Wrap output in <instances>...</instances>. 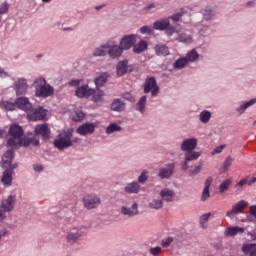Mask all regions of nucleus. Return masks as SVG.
I'll return each mask as SVG.
<instances>
[{
    "label": "nucleus",
    "mask_w": 256,
    "mask_h": 256,
    "mask_svg": "<svg viewBox=\"0 0 256 256\" xmlns=\"http://www.w3.org/2000/svg\"><path fill=\"white\" fill-rule=\"evenodd\" d=\"M10 138L8 139L7 144L12 149H17V147H29V145L37 146L39 145V135L43 139L49 137V127L47 124L37 125L35 127L36 135L33 137H24L23 138V128L17 124H13L9 129Z\"/></svg>",
    "instance_id": "1"
},
{
    "label": "nucleus",
    "mask_w": 256,
    "mask_h": 256,
    "mask_svg": "<svg viewBox=\"0 0 256 256\" xmlns=\"http://www.w3.org/2000/svg\"><path fill=\"white\" fill-rule=\"evenodd\" d=\"M11 161H13V151L8 150L2 156V166L6 169L3 172L2 183L6 187H11V183H13V170L17 167V165H11Z\"/></svg>",
    "instance_id": "2"
},
{
    "label": "nucleus",
    "mask_w": 256,
    "mask_h": 256,
    "mask_svg": "<svg viewBox=\"0 0 256 256\" xmlns=\"http://www.w3.org/2000/svg\"><path fill=\"white\" fill-rule=\"evenodd\" d=\"M197 143V138H187L182 141L180 149L185 153L186 161H197V158L201 157V152L195 151Z\"/></svg>",
    "instance_id": "3"
},
{
    "label": "nucleus",
    "mask_w": 256,
    "mask_h": 256,
    "mask_svg": "<svg viewBox=\"0 0 256 256\" xmlns=\"http://www.w3.org/2000/svg\"><path fill=\"white\" fill-rule=\"evenodd\" d=\"M33 87L35 88L36 97H52L55 93L53 86L47 84V81L43 77L36 78Z\"/></svg>",
    "instance_id": "4"
},
{
    "label": "nucleus",
    "mask_w": 256,
    "mask_h": 256,
    "mask_svg": "<svg viewBox=\"0 0 256 256\" xmlns=\"http://www.w3.org/2000/svg\"><path fill=\"white\" fill-rule=\"evenodd\" d=\"M70 87H77L75 95L78 99H85L95 94V89L89 88V84H83V79L71 80L69 82Z\"/></svg>",
    "instance_id": "5"
},
{
    "label": "nucleus",
    "mask_w": 256,
    "mask_h": 256,
    "mask_svg": "<svg viewBox=\"0 0 256 256\" xmlns=\"http://www.w3.org/2000/svg\"><path fill=\"white\" fill-rule=\"evenodd\" d=\"M73 143H77V140H73V132L71 130L60 133L54 140V146L60 151L72 147Z\"/></svg>",
    "instance_id": "6"
},
{
    "label": "nucleus",
    "mask_w": 256,
    "mask_h": 256,
    "mask_svg": "<svg viewBox=\"0 0 256 256\" xmlns=\"http://www.w3.org/2000/svg\"><path fill=\"white\" fill-rule=\"evenodd\" d=\"M123 48L119 45H115L114 43H109L106 45H102L98 48L97 55L105 56L109 55L111 59H119L121 55H123Z\"/></svg>",
    "instance_id": "7"
},
{
    "label": "nucleus",
    "mask_w": 256,
    "mask_h": 256,
    "mask_svg": "<svg viewBox=\"0 0 256 256\" xmlns=\"http://www.w3.org/2000/svg\"><path fill=\"white\" fill-rule=\"evenodd\" d=\"M169 25H170L169 18H163L154 22L153 29H156L158 31H165V29H167L166 34L169 37H171V35H173L174 33H181V28L179 26H176L175 28H173V27H169Z\"/></svg>",
    "instance_id": "8"
},
{
    "label": "nucleus",
    "mask_w": 256,
    "mask_h": 256,
    "mask_svg": "<svg viewBox=\"0 0 256 256\" xmlns=\"http://www.w3.org/2000/svg\"><path fill=\"white\" fill-rule=\"evenodd\" d=\"M83 237V230L81 228L72 227L66 234V241L69 245H75Z\"/></svg>",
    "instance_id": "9"
},
{
    "label": "nucleus",
    "mask_w": 256,
    "mask_h": 256,
    "mask_svg": "<svg viewBox=\"0 0 256 256\" xmlns=\"http://www.w3.org/2000/svg\"><path fill=\"white\" fill-rule=\"evenodd\" d=\"M17 203V199L14 195H9L7 198L3 199L0 203V211L2 213H11L13 209H15V204Z\"/></svg>",
    "instance_id": "10"
},
{
    "label": "nucleus",
    "mask_w": 256,
    "mask_h": 256,
    "mask_svg": "<svg viewBox=\"0 0 256 256\" xmlns=\"http://www.w3.org/2000/svg\"><path fill=\"white\" fill-rule=\"evenodd\" d=\"M246 207H249V202L241 200L232 206V209L226 213V216L229 217L230 219H233L235 215L243 213V209H245Z\"/></svg>",
    "instance_id": "11"
},
{
    "label": "nucleus",
    "mask_w": 256,
    "mask_h": 256,
    "mask_svg": "<svg viewBox=\"0 0 256 256\" xmlns=\"http://www.w3.org/2000/svg\"><path fill=\"white\" fill-rule=\"evenodd\" d=\"M144 93H151L153 97L159 93V86H157V81L153 78H147L144 83Z\"/></svg>",
    "instance_id": "12"
},
{
    "label": "nucleus",
    "mask_w": 256,
    "mask_h": 256,
    "mask_svg": "<svg viewBox=\"0 0 256 256\" xmlns=\"http://www.w3.org/2000/svg\"><path fill=\"white\" fill-rule=\"evenodd\" d=\"M135 43H137V35L136 34H129L125 35L121 41L120 46L124 51H129L131 47H134Z\"/></svg>",
    "instance_id": "13"
},
{
    "label": "nucleus",
    "mask_w": 256,
    "mask_h": 256,
    "mask_svg": "<svg viewBox=\"0 0 256 256\" xmlns=\"http://www.w3.org/2000/svg\"><path fill=\"white\" fill-rule=\"evenodd\" d=\"M121 215L124 217H137L139 215V204L137 202H133L131 207L122 206L120 208Z\"/></svg>",
    "instance_id": "14"
},
{
    "label": "nucleus",
    "mask_w": 256,
    "mask_h": 256,
    "mask_svg": "<svg viewBox=\"0 0 256 256\" xmlns=\"http://www.w3.org/2000/svg\"><path fill=\"white\" fill-rule=\"evenodd\" d=\"M174 169H175L174 163H170L165 166H162L159 169L158 177H160V179H169L171 175H173Z\"/></svg>",
    "instance_id": "15"
},
{
    "label": "nucleus",
    "mask_w": 256,
    "mask_h": 256,
    "mask_svg": "<svg viewBox=\"0 0 256 256\" xmlns=\"http://www.w3.org/2000/svg\"><path fill=\"white\" fill-rule=\"evenodd\" d=\"M47 115V110L43 108L35 109L32 113L28 114V119L31 121H41L45 119Z\"/></svg>",
    "instance_id": "16"
},
{
    "label": "nucleus",
    "mask_w": 256,
    "mask_h": 256,
    "mask_svg": "<svg viewBox=\"0 0 256 256\" xmlns=\"http://www.w3.org/2000/svg\"><path fill=\"white\" fill-rule=\"evenodd\" d=\"M95 132V125L93 123H84L77 128L78 135H91Z\"/></svg>",
    "instance_id": "17"
},
{
    "label": "nucleus",
    "mask_w": 256,
    "mask_h": 256,
    "mask_svg": "<svg viewBox=\"0 0 256 256\" xmlns=\"http://www.w3.org/2000/svg\"><path fill=\"white\" fill-rule=\"evenodd\" d=\"M160 197L162 201H167L168 203H171L175 201V191L173 189L163 188L160 191Z\"/></svg>",
    "instance_id": "18"
},
{
    "label": "nucleus",
    "mask_w": 256,
    "mask_h": 256,
    "mask_svg": "<svg viewBox=\"0 0 256 256\" xmlns=\"http://www.w3.org/2000/svg\"><path fill=\"white\" fill-rule=\"evenodd\" d=\"M16 108L21 109L22 111H29L31 109L32 105L31 102H29V99L25 97H20L15 100Z\"/></svg>",
    "instance_id": "19"
},
{
    "label": "nucleus",
    "mask_w": 256,
    "mask_h": 256,
    "mask_svg": "<svg viewBox=\"0 0 256 256\" xmlns=\"http://www.w3.org/2000/svg\"><path fill=\"white\" fill-rule=\"evenodd\" d=\"M83 205L85 209H95V207H97V200L95 195H86L83 198Z\"/></svg>",
    "instance_id": "20"
},
{
    "label": "nucleus",
    "mask_w": 256,
    "mask_h": 256,
    "mask_svg": "<svg viewBox=\"0 0 256 256\" xmlns=\"http://www.w3.org/2000/svg\"><path fill=\"white\" fill-rule=\"evenodd\" d=\"M245 231V228L237 227V226H230L226 228L224 235L226 237H235V235H239Z\"/></svg>",
    "instance_id": "21"
},
{
    "label": "nucleus",
    "mask_w": 256,
    "mask_h": 256,
    "mask_svg": "<svg viewBox=\"0 0 256 256\" xmlns=\"http://www.w3.org/2000/svg\"><path fill=\"white\" fill-rule=\"evenodd\" d=\"M253 183H256V176L252 177L251 179H249V177H246V178L241 179L235 185V189L237 191H241L245 187V185H253Z\"/></svg>",
    "instance_id": "22"
},
{
    "label": "nucleus",
    "mask_w": 256,
    "mask_h": 256,
    "mask_svg": "<svg viewBox=\"0 0 256 256\" xmlns=\"http://www.w3.org/2000/svg\"><path fill=\"white\" fill-rule=\"evenodd\" d=\"M15 90L17 95H23L27 91V80L26 79H18L15 83Z\"/></svg>",
    "instance_id": "23"
},
{
    "label": "nucleus",
    "mask_w": 256,
    "mask_h": 256,
    "mask_svg": "<svg viewBox=\"0 0 256 256\" xmlns=\"http://www.w3.org/2000/svg\"><path fill=\"white\" fill-rule=\"evenodd\" d=\"M0 108L4 109V111H15V109H17V105L15 104V102L9 100H1Z\"/></svg>",
    "instance_id": "24"
},
{
    "label": "nucleus",
    "mask_w": 256,
    "mask_h": 256,
    "mask_svg": "<svg viewBox=\"0 0 256 256\" xmlns=\"http://www.w3.org/2000/svg\"><path fill=\"white\" fill-rule=\"evenodd\" d=\"M111 110L121 113V111H125V103H123V101L120 99H115L111 103Z\"/></svg>",
    "instance_id": "25"
},
{
    "label": "nucleus",
    "mask_w": 256,
    "mask_h": 256,
    "mask_svg": "<svg viewBox=\"0 0 256 256\" xmlns=\"http://www.w3.org/2000/svg\"><path fill=\"white\" fill-rule=\"evenodd\" d=\"M149 44L146 40H140L139 43L134 44L133 52L134 53H143V51H147V47Z\"/></svg>",
    "instance_id": "26"
},
{
    "label": "nucleus",
    "mask_w": 256,
    "mask_h": 256,
    "mask_svg": "<svg viewBox=\"0 0 256 256\" xmlns=\"http://www.w3.org/2000/svg\"><path fill=\"white\" fill-rule=\"evenodd\" d=\"M242 252L245 255L256 256V244H244L242 247Z\"/></svg>",
    "instance_id": "27"
},
{
    "label": "nucleus",
    "mask_w": 256,
    "mask_h": 256,
    "mask_svg": "<svg viewBox=\"0 0 256 256\" xmlns=\"http://www.w3.org/2000/svg\"><path fill=\"white\" fill-rule=\"evenodd\" d=\"M124 191H126V193H139L141 186L137 182H131L125 186Z\"/></svg>",
    "instance_id": "28"
},
{
    "label": "nucleus",
    "mask_w": 256,
    "mask_h": 256,
    "mask_svg": "<svg viewBox=\"0 0 256 256\" xmlns=\"http://www.w3.org/2000/svg\"><path fill=\"white\" fill-rule=\"evenodd\" d=\"M117 75L118 77H122V75H125V73H127V60L125 61H120L117 64Z\"/></svg>",
    "instance_id": "29"
},
{
    "label": "nucleus",
    "mask_w": 256,
    "mask_h": 256,
    "mask_svg": "<svg viewBox=\"0 0 256 256\" xmlns=\"http://www.w3.org/2000/svg\"><path fill=\"white\" fill-rule=\"evenodd\" d=\"M231 185H233V178H228L224 180L219 186L220 193H225L226 191H229V187H231Z\"/></svg>",
    "instance_id": "30"
},
{
    "label": "nucleus",
    "mask_w": 256,
    "mask_h": 256,
    "mask_svg": "<svg viewBox=\"0 0 256 256\" xmlns=\"http://www.w3.org/2000/svg\"><path fill=\"white\" fill-rule=\"evenodd\" d=\"M71 119L73 121H83L85 119V114L80 109H76L71 113Z\"/></svg>",
    "instance_id": "31"
},
{
    "label": "nucleus",
    "mask_w": 256,
    "mask_h": 256,
    "mask_svg": "<svg viewBox=\"0 0 256 256\" xmlns=\"http://www.w3.org/2000/svg\"><path fill=\"white\" fill-rule=\"evenodd\" d=\"M209 219H211V212L205 213L202 216H200L199 223H200V226L202 227V229H207V227H208L207 223H208Z\"/></svg>",
    "instance_id": "32"
},
{
    "label": "nucleus",
    "mask_w": 256,
    "mask_h": 256,
    "mask_svg": "<svg viewBox=\"0 0 256 256\" xmlns=\"http://www.w3.org/2000/svg\"><path fill=\"white\" fill-rule=\"evenodd\" d=\"M148 207H150V209H161L163 207V200L161 199H152L149 204Z\"/></svg>",
    "instance_id": "33"
},
{
    "label": "nucleus",
    "mask_w": 256,
    "mask_h": 256,
    "mask_svg": "<svg viewBox=\"0 0 256 256\" xmlns=\"http://www.w3.org/2000/svg\"><path fill=\"white\" fill-rule=\"evenodd\" d=\"M255 103H256L255 98L250 101L244 102L237 108L238 113H245V110L248 109V107H251V105H255Z\"/></svg>",
    "instance_id": "34"
},
{
    "label": "nucleus",
    "mask_w": 256,
    "mask_h": 256,
    "mask_svg": "<svg viewBox=\"0 0 256 256\" xmlns=\"http://www.w3.org/2000/svg\"><path fill=\"white\" fill-rule=\"evenodd\" d=\"M188 60V63H193L194 61H197L199 59V53L197 50L192 49L190 52L187 53V56L185 57Z\"/></svg>",
    "instance_id": "35"
},
{
    "label": "nucleus",
    "mask_w": 256,
    "mask_h": 256,
    "mask_svg": "<svg viewBox=\"0 0 256 256\" xmlns=\"http://www.w3.org/2000/svg\"><path fill=\"white\" fill-rule=\"evenodd\" d=\"M155 51L157 55H162L165 57V55H169V48H167V46L165 45H157L155 47Z\"/></svg>",
    "instance_id": "36"
},
{
    "label": "nucleus",
    "mask_w": 256,
    "mask_h": 256,
    "mask_svg": "<svg viewBox=\"0 0 256 256\" xmlns=\"http://www.w3.org/2000/svg\"><path fill=\"white\" fill-rule=\"evenodd\" d=\"M202 15L206 21H209L215 16V11H213L211 8H206L202 11Z\"/></svg>",
    "instance_id": "37"
},
{
    "label": "nucleus",
    "mask_w": 256,
    "mask_h": 256,
    "mask_svg": "<svg viewBox=\"0 0 256 256\" xmlns=\"http://www.w3.org/2000/svg\"><path fill=\"white\" fill-rule=\"evenodd\" d=\"M117 131H121V126L117 123H112L106 128L107 135H111V133H116Z\"/></svg>",
    "instance_id": "38"
},
{
    "label": "nucleus",
    "mask_w": 256,
    "mask_h": 256,
    "mask_svg": "<svg viewBox=\"0 0 256 256\" xmlns=\"http://www.w3.org/2000/svg\"><path fill=\"white\" fill-rule=\"evenodd\" d=\"M200 121L201 123H209L211 120V113L208 110H204L200 113Z\"/></svg>",
    "instance_id": "39"
},
{
    "label": "nucleus",
    "mask_w": 256,
    "mask_h": 256,
    "mask_svg": "<svg viewBox=\"0 0 256 256\" xmlns=\"http://www.w3.org/2000/svg\"><path fill=\"white\" fill-rule=\"evenodd\" d=\"M176 39L180 43H187V44L193 43V37H191L190 35H187V34H182V35L178 36Z\"/></svg>",
    "instance_id": "40"
},
{
    "label": "nucleus",
    "mask_w": 256,
    "mask_h": 256,
    "mask_svg": "<svg viewBox=\"0 0 256 256\" xmlns=\"http://www.w3.org/2000/svg\"><path fill=\"white\" fill-rule=\"evenodd\" d=\"M188 60L186 57L184 58H180L178 60H176V62L174 63V69H183V67H185V65H187Z\"/></svg>",
    "instance_id": "41"
},
{
    "label": "nucleus",
    "mask_w": 256,
    "mask_h": 256,
    "mask_svg": "<svg viewBox=\"0 0 256 256\" xmlns=\"http://www.w3.org/2000/svg\"><path fill=\"white\" fill-rule=\"evenodd\" d=\"M147 103V96H142L138 101L137 107L140 113H145V104Z\"/></svg>",
    "instance_id": "42"
},
{
    "label": "nucleus",
    "mask_w": 256,
    "mask_h": 256,
    "mask_svg": "<svg viewBox=\"0 0 256 256\" xmlns=\"http://www.w3.org/2000/svg\"><path fill=\"white\" fill-rule=\"evenodd\" d=\"M173 241H175V239L171 236H168L161 241V246L165 248L171 247V243H173Z\"/></svg>",
    "instance_id": "43"
},
{
    "label": "nucleus",
    "mask_w": 256,
    "mask_h": 256,
    "mask_svg": "<svg viewBox=\"0 0 256 256\" xmlns=\"http://www.w3.org/2000/svg\"><path fill=\"white\" fill-rule=\"evenodd\" d=\"M201 166H194L189 170L190 177H195V175H198V173H201Z\"/></svg>",
    "instance_id": "44"
},
{
    "label": "nucleus",
    "mask_w": 256,
    "mask_h": 256,
    "mask_svg": "<svg viewBox=\"0 0 256 256\" xmlns=\"http://www.w3.org/2000/svg\"><path fill=\"white\" fill-rule=\"evenodd\" d=\"M163 253V248L156 246L150 249V254L153 256H158Z\"/></svg>",
    "instance_id": "45"
},
{
    "label": "nucleus",
    "mask_w": 256,
    "mask_h": 256,
    "mask_svg": "<svg viewBox=\"0 0 256 256\" xmlns=\"http://www.w3.org/2000/svg\"><path fill=\"white\" fill-rule=\"evenodd\" d=\"M147 179H149V172L147 170H144L140 176L138 177V181L140 183H145V181H147Z\"/></svg>",
    "instance_id": "46"
},
{
    "label": "nucleus",
    "mask_w": 256,
    "mask_h": 256,
    "mask_svg": "<svg viewBox=\"0 0 256 256\" xmlns=\"http://www.w3.org/2000/svg\"><path fill=\"white\" fill-rule=\"evenodd\" d=\"M232 164H233V158L227 157L223 163V170L229 171V167H231Z\"/></svg>",
    "instance_id": "47"
},
{
    "label": "nucleus",
    "mask_w": 256,
    "mask_h": 256,
    "mask_svg": "<svg viewBox=\"0 0 256 256\" xmlns=\"http://www.w3.org/2000/svg\"><path fill=\"white\" fill-rule=\"evenodd\" d=\"M140 33H142V35H151V33H153V28L150 26H143L140 28Z\"/></svg>",
    "instance_id": "48"
},
{
    "label": "nucleus",
    "mask_w": 256,
    "mask_h": 256,
    "mask_svg": "<svg viewBox=\"0 0 256 256\" xmlns=\"http://www.w3.org/2000/svg\"><path fill=\"white\" fill-rule=\"evenodd\" d=\"M107 83V74H104L97 78V85L98 87H101Z\"/></svg>",
    "instance_id": "49"
},
{
    "label": "nucleus",
    "mask_w": 256,
    "mask_h": 256,
    "mask_svg": "<svg viewBox=\"0 0 256 256\" xmlns=\"http://www.w3.org/2000/svg\"><path fill=\"white\" fill-rule=\"evenodd\" d=\"M211 197V194L209 193V189L204 188L201 196V201H207Z\"/></svg>",
    "instance_id": "50"
},
{
    "label": "nucleus",
    "mask_w": 256,
    "mask_h": 256,
    "mask_svg": "<svg viewBox=\"0 0 256 256\" xmlns=\"http://www.w3.org/2000/svg\"><path fill=\"white\" fill-rule=\"evenodd\" d=\"M9 11V4L4 3L0 6V15H5Z\"/></svg>",
    "instance_id": "51"
},
{
    "label": "nucleus",
    "mask_w": 256,
    "mask_h": 256,
    "mask_svg": "<svg viewBox=\"0 0 256 256\" xmlns=\"http://www.w3.org/2000/svg\"><path fill=\"white\" fill-rule=\"evenodd\" d=\"M181 17H183V14L176 13V14H173L172 16L168 17V20L171 19L172 21L177 23V21H179L181 19Z\"/></svg>",
    "instance_id": "52"
},
{
    "label": "nucleus",
    "mask_w": 256,
    "mask_h": 256,
    "mask_svg": "<svg viewBox=\"0 0 256 256\" xmlns=\"http://www.w3.org/2000/svg\"><path fill=\"white\" fill-rule=\"evenodd\" d=\"M223 149H225V145L217 146L213 151L212 155H218L219 153L223 152Z\"/></svg>",
    "instance_id": "53"
},
{
    "label": "nucleus",
    "mask_w": 256,
    "mask_h": 256,
    "mask_svg": "<svg viewBox=\"0 0 256 256\" xmlns=\"http://www.w3.org/2000/svg\"><path fill=\"white\" fill-rule=\"evenodd\" d=\"M152 9H155V3L148 4L143 8L144 13H149V11H152Z\"/></svg>",
    "instance_id": "54"
},
{
    "label": "nucleus",
    "mask_w": 256,
    "mask_h": 256,
    "mask_svg": "<svg viewBox=\"0 0 256 256\" xmlns=\"http://www.w3.org/2000/svg\"><path fill=\"white\" fill-rule=\"evenodd\" d=\"M211 183H213V178L208 177L204 183V189H209V187H211Z\"/></svg>",
    "instance_id": "55"
},
{
    "label": "nucleus",
    "mask_w": 256,
    "mask_h": 256,
    "mask_svg": "<svg viewBox=\"0 0 256 256\" xmlns=\"http://www.w3.org/2000/svg\"><path fill=\"white\" fill-rule=\"evenodd\" d=\"M189 161H193V160H187L186 158H185V161L183 162V164H182V170L183 171H187V169H189Z\"/></svg>",
    "instance_id": "56"
},
{
    "label": "nucleus",
    "mask_w": 256,
    "mask_h": 256,
    "mask_svg": "<svg viewBox=\"0 0 256 256\" xmlns=\"http://www.w3.org/2000/svg\"><path fill=\"white\" fill-rule=\"evenodd\" d=\"M250 214H252L253 217H256V205L250 206Z\"/></svg>",
    "instance_id": "57"
},
{
    "label": "nucleus",
    "mask_w": 256,
    "mask_h": 256,
    "mask_svg": "<svg viewBox=\"0 0 256 256\" xmlns=\"http://www.w3.org/2000/svg\"><path fill=\"white\" fill-rule=\"evenodd\" d=\"M103 95H105V93L98 89V91H97V101H99L101 99V97H103Z\"/></svg>",
    "instance_id": "58"
},
{
    "label": "nucleus",
    "mask_w": 256,
    "mask_h": 256,
    "mask_svg": "<svg viewBox=\"0 0 256 256\" xmlns=\"http://www.w3.org/2000/svg\"><path fill=\"white\" fill-rule=\"evenodd\" d=\"M34 171H38V172L43 171V166H41V165H35V166H34Z\"/></svg>",
    "instance_id": "59"
},
{
    "label": "nucleus",
    "mask_w": 256,
    "mask_h": 256,
    "mask_svg": "<svg viewBox=\"0 0 256 256\" xmlns=\"http://www.w3.org/2000/svg\"><path fill=\"white\" fill-rule=\"evenodd\" d=\"M5 219H7V216L0 210V221H5Z\"/></svg>",
    "instance_id": "60"
},
{
    "label": "nucleus",
    "mask_w": 256,
    "mask_h": 256,
    "mask_svg": "<svg viewBox=\"0 0 256 256\" xmlns=\"http://www.w3.org/2000/svg\"><path fill=\"white\" fill-rule=\"evenodd\" d=\"M247 7H255V0L246 3Z\"/></svg>",
    "instance_id": "61"
},
{
    "label": "nucleus",
    "mask_w": 256,
    "mask_h": 256,
    "mask_svg": "<svg viewBox=\"0 0 256 256\" xmlns=\"http://www.w3.org/2000/svg\"><path fill=\"white\" fill-rule=\"evenodd\" d=\"M7 73H5V71H3L2 68H0V77H6Z\"/></svg>",
    "instance_id": "62"
},
{
    "label": "nucleus",
    "mask_w": 256,
    "mask_h": 256,
    "mask_svg": "<svg viewBox=\"0 0 256 256\" xmlns=\"http://www.w3.org/2000/svg\"><path fill=\"white\" fill-rule=\"evenodd\" d=\"M205 31H207V27L200 29V35H205Z\"/></svg>",
    "instance_id": "63"
},
{
    "label": "nucleus",
    "mask_w": 256,
    "mask_h": 256,
    "mask_svg": "<svg viewBox=\"0 0 256 256\" xmlns=\"http://www.w3.org/2000/svg\"><path fill=\"white\" fill-rule=\"evenodd\" d=\"M63 31H73V28H71V27H66V28H63Z\"/></svg>",
    "instance_id": "64"
}]
</instances>
